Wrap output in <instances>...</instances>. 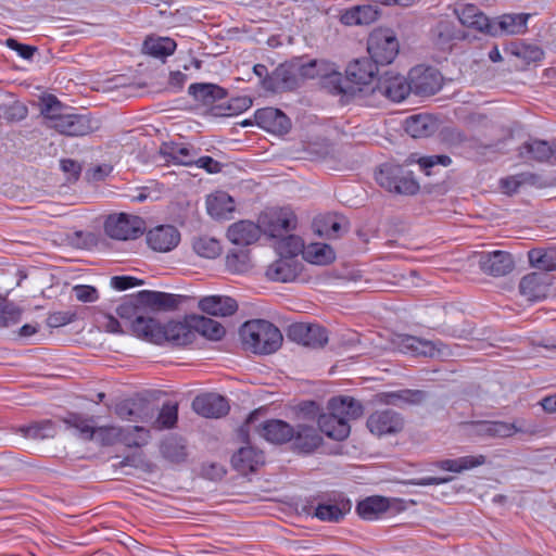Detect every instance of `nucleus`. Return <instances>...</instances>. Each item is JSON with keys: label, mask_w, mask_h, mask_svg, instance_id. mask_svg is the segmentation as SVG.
Returning <instances> with one entry per match:
<instances>
[{"label": "nucleus", "mask_w": 556, "mask_h": 556, "mask_svg": "<svg viewBox=\"0 0 556 556\" xmlns=\"http://www.w3.org/2000/svg\"><path fill=\"white\" fill-rule=\"evenodd\" d=\"M184 295L172 294L161 291L141 290L125 295L116 306V314L125 323L130 324L135 334V324L138 319H150L144 314L150 311H172L177 308L184 301Z\"/></svg>", "instance_id": "nucleus-1"}, {"label": "nucleus", "mask_w": 556, "mask_h": 556, "mask_svg": "<svg viewBox=\"0 0 556 556\" xmlns=\"http://www.w3.org/2000/svg\"><path fill=\"white\" fill-rule=\"evenodd\" d=\"M329 413L318 418L320 431L329 439L342 441L351 432L350 420L363 414L362 404L350 396L333 397L328 404Z\"/></svg>", "instance_id": "nucleus-2"}, {"label": "nucleus", "mask_w": 556, "mask_h": 556, "mask_svg": "<svg viewBox=\"0 0 556 556\" xmlns=\"http://www.w3.org/2000/svg\"><path fill=\"white\" fill-rule=\"evenodd\" d=\"M135 336L154 344L170 343L186 345L193 341L194 331L182 321H168L162 325L154 318L138 319L135 324Z\"/></svg>", "instance_id": "nucleus-3"}, {"label": "nucleus", "mask_w": 556, "mask_h": 556, "mask_svg": "<svg viewBox=\"0 0 556 556\" xmlns=\"http://www.w3.org/2000/svg\"><path fill=\"white\" fill-rule=\"evenodd\" d=\"M239 333L244 349L254 354H271L282 343L280 330L274 324L264 319L245 321Z\"/></svg>", "instance_id": "nucleus-4"}, {"label": "nucleus", "mask_w": 556, "mask_h": 556, "mask_svg": "<svg viewBox=\"0 0 556 556\" xmlns=\"http://www.w3.org/2000/svg\"><path fill=\"white\" fill-rule=\"evenodd\" d=\"M375 178L381 188L391 193L413 195L419 190L413 173L401 165L384 163L376 172Z\"/></svg>", "instance_id": "nucleus-5"}, {"label": "nucleus", "mask_w": 556, "mask_h": 556, "mask_svg": "<svg viewBox=\"0 0 556 556\" xmlns=\"http://www.w3.org/2000/svg\"><path fill=\"white\" fill-rule=\"evenodd\" d=\"M400 45L393 30L378 28L370 33L367 40V51L370 60L377 65H387L393 62L399 53Z\"/></svg>", "instance_id": "nucleus-6"}, {"label": "nucleus", "mask_w": 556, "mask_h": 556, "mask_svg": "<svg viewBox=\"0 0 556 556\" xmlns=\"http://www.w3.org/2000/svg\"><path fill=\"white\" fill-rule=\"evenodd\" d=\"M395 344L401 352L410 353L415 356H428L442 361L453 356L451 349L440 340L429 341L414 336L402 334L397 337Z\"/></svg>", "instance_id": "nucleus-7"}, {"label": "nucleus", "mask_w": 556, "mask_h": 556, "mask_svg": "<svg viewBox=\"0 0 556 556\" xmlns=\"http://www.w3.org/2000/svg\"><path fill=\"white\" fill-rule=\"evenodd\" d=\"M144 230L146 223L142 218L125 213L110 215L104 223L105 233L116 240L137 239Z\"/></svg>", "instance_id": "nucleus-8"}, {"label": "nucleus", "mask_w": 556, "mask_h": 556, "mask_svg": "<svg viewBox=\"0 0 556 556\" xmlns=\"http://www.w3.org/2000/svg\"><path fill=\"white\" fill-rule=\"evenodd\" d=\"M262 230L269 238H280L296 226V216L289 208H273L264 212L260 218Z\"/></svg>", "instance_id": "nucleus-9"}, {"label": "nucleus", "mask_w": 556, "mask_h": 556, "mask_svg": "<svg viewBox=\"0 0 556 556\" xmlns=\"http://www.w3.org/2000/svg\"><path fill=\"white\" fill-rule=\"evenodd\" d=\"M410 92V85L407 79L393 72H386L378 78L374 94H379L392 102H402Z\"/></svg>", "instance_id": "nucleus-10"}, {"label": "nucleus", "mask_w": 556, "mask_h": 556, "mask_svg": "<svg viewBox=\"0 0 556 556\" xmlns=\"http://www.w3.org/2000/svg\"><path fill=\"white\" fill-rule=\"evenodd\" d=\"M410 91L418 96H431L442 87V76L433 67L417 66L409 72Z\"/></svg>", "instance_id": "nucleus-11"}, {"label": "nucleus", "mask_w": 556, "mask_h": 556, "mask_svg": "<svg viewBox=\"0 0 556 556\" xmlns=\"http://www.w3.org/2000/svg\"><path fill=\"white\" fill-rule=\"evenodd\" d=\"M288 337L302 345L313 349L323 348L328 342L326 329L314 324H293L288 329Z\"/></svg>", "instance_id": "nucleus-12"}, {"label": "nucleus", "mask_w": 556, "mask_h": 556, "mask_svg": "<svg viewBox=\"0 0 556 556\" xmlns=\"http://www.w3.org/2000/svg\"><path fill=\"white\" fill-rule=\"evenodd\" d=\"M478 263L484 274L493 277L505 276L515 267L511 254L500 250L480 253Z\"/></svg>", "instance_id": "nucleus-13"}, {"label": "nucleus", "mask_w": 556, "mask_h": 556, "mask_svg": "<svg viewBox=\"0 0 556 556\" xmlns=\"http://www.w3.org/2000/svg\"><path fill=\"white\" fill-rule=\"evenodd\" d=\"M404 427V420L400 414L391 409L377 410L367 419V428L378 437L400 432Z\"/></svg>", "instance_id": "nucleus-14"}, {"label": "nucleus", "mask_w": 556, "mask_h": 556, "mask_svg": "<svg viewBox=\"0 0 556 556\" xmlns=\"http://www.w3.org/2000/svg\"><path fill=\"white\" fill-rule=\"evenodd\" d=\"M553 277L547 273H530L523 276L519 282V292L528 301H540L546 298Z\"/></svg>", "instance_id": "nucleus-15"}, {"label": "nucleus", "mask_w": 556, "mask_h": 556, "mask_svg": "<svg viewBox=\"0 0 556 556\" xmlns=\"http://www.w3.org/2000/svg\"><path fill=\"white\" fill-rule=\"evenodd\" d=\"M454 13L463 26L497 36V30H493L489 17L476 4L466 3L458 5L455 8Z\"/></svg>", "instance_id": "nucleus-16"}, {"label": "nucleus", "mask_w": 556, "mask_h": 556, "mask_svg": "<svg viewBox=\"0 0 556 556\" xmlns=\"http://www.w3.org/2000/svg\"><path fill=\"white\" fill-rule=\"evenodd\" d=\"M299 75L303 78H330L331 83H336V89L339 93H345L346 90L342 87V76L337 72L333 63L326 60H311L303 63L299 67Z\"/></svg>", "instance_id": "nucleus-17"}, {"label": "nucleus", "mask_w": 556, "mask_h": 556, "mask_svg": "<svg viewBox=\"0 0 556 556\" xmlns=\"http://www.w3.org/2000/svg\"><path fill=\"white\" fill-rule=\"evenodd\" d=\"M147 243L155 252L166 253L180 242V232L175 226L160 225L147 232Z\"/></svg>", "instance_id": "nucleus-18"}, {"label": "nucleus", "mask_w": 556, "mask_h": 556, "mask_svg": "<svg viewBox=\"0 0 556 556\" xmlns=\"http://www.w3.org/2000/svg\"><path fill=\"white\" fill-rule=\"evenodd\" d=\"M193 410L206 418H220L229 410L227 400L215 393L198 395L192 402Z\"/></svg>", "instance_id": "nucleus-19"}, {"label": "nucleus", "mask_w": 556, "mask_h": 556, "mask_svg": "<svg viewBox=\"0 0 556 556\" xmlns=\"http://www.w3.org/2000/svg\"><path fill=\"white\" fill-rule=\"evenodd\" d=\"M256 124L275 134H286L291 127L290 118L280 110L264 108L255 112Z\"/></svg>", "instance_id": "nucleus-20"}, {"label": "nucleus", "mask_w": 556, "mask_h": 556, "mask_svg": "<svg viewBox=\"0 0 556 556\" xmlns=\"http://www.w3.org/2000/svg\"><path fill=\"white\" fill-rule=\"evenodd\" d=\"M62 135L78 137L86 136L93 130L91 119L87 115L66 112L65 115L54 124V128Z\"/></svg>", "instance_id": "nucleus-21"}, {"label": "nucleus", "mask_w": 556, "mask_h": 556, "mask_svg": "<svg viewBox=\"0 0 556 556\" xmlns=\"http://www.w3.org/2000/svg\"><path fill=\"white\" fill-rule=\"evenodd\" d=\"M262 232L260 223L240 220L229 226L227 238L236 245H250L258 240Z\"/></svg>", "instance_id": "nucleus-22"}, {"label": "nucleus", "mask_w": 556, "mask_h": 556, "mask_svg": "<svg viewBox=\"0 0 556 556\" xmlns=\"http://www.w3.org/2000/svg\"><path fill=\"white\" fill-rule=\"evenodd\" d=\"M257 432L266 441L274 444H283L292 440L294 429L288 422L279 419H270L257 428Z\"/></svg>", "instance_id": "nucleus-23"}, {"label": "nucleus", "mask_w": 556, "mask_h": 556, "mask_svg": "<svg viewBox=\"0 0 556 556\" xmlns=\"http://www.w3.org/2000/svg\"><path fill=\"white\" fill-rule=\"evenodd\" d=\"M300 273V263L292 257L280 256L266 269V277L273 281L289 282Z\"/></svg>", "instance_id": "nucleus-24"}, {"label": "nucleus", "mask_w": 556, "mask_h": 556, "mask_svg": "<svg viewBox=\"0 0 556 556\" xmlns=\"http://www.w3.org/2000/svg\"><path fill=\"white\" fill-rule=\"evenodd\" d=\"M199 307L208 315L226 317L236 313L238 304L230 296L208 295L199 301Z\"/></svg>", "instance_id": "nucleus-25"}, {"label": "nucleus", "mask_w": 556, "mask_h": 556, "mask_svg": "<svg viewBox=\"0 0 556 556\" xmlns=\"http://www.w3.org/2000/svg\"><path fill=\"white\" fill-rule=\"evenodd\" d=\"M476 433L489 438H509L517 432L525 430L517 422H505L501 420H484L476 424Z\"/></svg>", "instance_id": "nucleus-26"}, {"label": "nucleus", "mask_w": 556, "mask_h": 556, "mask_svg": "<svg viewBox=\"0 0 556 556\" xmlns=\"http://www.w3.org/2000/svg\"><path fill=\"white\" fill-rule=\"evenodd\" d=\"M236 470L241 475H249L264 464V455L251 446L241 447L231 458Z\"/></svg>", "instance_id": "nucleus-27"}, {"label": "nucleus", "mask_w": 556, "mask_h": 556, "mask_svg": "<svg viewBox=\"0 0 556 556\" xmlns=\"http://www.w3.org/2000/svg\"><path fill=\"white\" fill-rule=\"evenodd\" d=\"M530 14L528 13H508L498 16L497 22L493 26V30H497V35H520L527 30V24Z\"/></svg>", "instance_id": "nucleus-28"}, {"label": "nucleus", "mask_w": 556, "mask_h": 556, "mask_svg": "<svg viewBox=\"0 0 556 556\" xmlns=\"http://www.w3.org/2000/svg\"><path fill=\"white\" fill-rule=\"evenodd\" d=\"M378 72V65L370 59H359L352 61L346 67V78L358 85H366L371 81Z\"/></svg>", "instance_id": "nucleus-29"}, {"label": "nucleus", "mask_w": 556, "mask_h": 556, "mask_svg": "<svg viewBox=\"0 0 556 556\" xmlns=\"http://www.w3.org/2000/svg\"><path fill=\"white\" fill-rule=\"evenodd\" d=\"M313 225L319 236L328 239H337L348 231V222L336 215L318 217Z\"/></svg>", "instance_id": "nucleus-30"}, {"label": "nucleus", "mask_w": 556, "mask_h": 556, "mask_svg": "<svg viewBox=\"0 0 556 556\" xmlns=\"http://www.w3.org/2000/svg\"><path fill=\"white\" fill-rule=\"evenodd\" d=\"M426 400V393L421 390L403 389L395 392L379 394V401L387 405L404 406L418 405Z\"/></svg>", "instance_id": "nucleus-31"}, {"label": "nucleus", "mask_w": 556, "mask_h": 556, "mask_svg": "<svg viewBox=\"0 0 556 556\" xmlns=\"http://www.w3.org/2000/svg\"><path fill=\"white\" fill-rule=\"evenodd\" d=\"M292 439L294 448L303 453L313 452L323 442V439L316 429L309 426H298Z\"/></svg>", "instance_id": "nucleus-32"}, {"label": "nucleus", "mask_w": 556, "mask_h": 556, "mask_svg": "<svg viewBox=\"0 0 556 556\" xmlns=\"http://www.w3.org/2000/svg\"><path fill=\"white\" fill-rule=\"evenodd\" d=\"M161 154L167 162L184 166L193 165L195 157L193 149L182 143L164 144Z\"/></svg>", "instance_id": "nucleus-33"}, {"label": "nucleus", "mask_w": 556, "mask_h": 556, "mask_svg": "<svg viewBox=\"0 0 556 556\" xmlns=\"http://www.w3.org/2000/svg\"><path fill=\"white\" fill-rule=\"evenodd\" d=\"M378 16L379 12L377 8L367 4L354 7L350 10H346L342 14L341 21L345 25H368L377 21Z\"/></svg>", "instance_id": "nucleus-34"}, {"label": "nucleus", "mask_w": 556, "mask_h": 556, "mask_svg": "<svg viewBox=\"0 0 556 556\" xmlns=\"http://www.w3.org/2000/svg\"><path fill=\"white\" fill-rule=\"evenodd\" d=\"M206 208L212 217L225 218L235 210V202L228 193L216 191L206 198Z\"/></svg>", "instance_id": "nucleus-35"}, {"label": "nucleus", "mask_w": 556, "mask_h": 556, "mask_svg": "<svg viewBox=\"0 0 556 556\" xmlns=\"http://www.w3.org/2000/svg\"><path fill=\"white\" fill-rule=\"evenodd\" d=\"M485 463V456L483 455H469L463 456L455 459H443L434 464V466L441 470L460 473L465 470H469L481 466Z\"/></svg>", "instance_id": "nucleus-36"}, {"label": "nucleus", "mask_w": 556, "mask_h": 556, "mask_svg": "<svg viewBox=\"0 0 556 556\" xmlns=\"http://www.w3.org/2000/svg\"><path fill=\"white\" fill-rule=\"evenodd\" d=\"M188 91L195 100L201 101L206 105H211L216 100H220L226 97L225 89L215 84H192L189 86Z\"/></svg>", "instance_id": "nucleus-37"}, {"label": "nucleus", "mask_w": 556, "mask_h": 556, "mask_svg": "<svg viewBox=\"0 0 556 556\" xmlns=\"http://www.w3.org/2000/svg\"><path fill=\"white\" fill-rule=\"evenodd\" d=\"M390 507V502L383 496H370L358 503L356 510L366 520L377 519Z\"/></svg>", "instance_id": "nucleus-38"}, {"label": "nucleus", "mask_w": 556, "mask_h": 556, "mask_svg": "<svg viewBox=\"0 0 556 556\" xmlns=\"http://www.w3.org/2000/svg\"><path fill=\"white\" fill-rule=\"evenodd\" d=\"M68 111L54 96H48L42 99L40 104V113L43 116L45 125L54 128V124L65 115Z\"/></svg>", "instance_id": "nucleus-39"}, {"label": "nucleus", "mask_w": 556, "mask_h": 556, "mask_svg": "<svg viewBox=\"0 0 556 556\" xmlns=\"http://www.w3.org/2000/svg\"><path fill=\"white\" fill-rule=\"evenodd\" d=\"M554 154L553 148L544 140H532L525 142L519 148V155L538 162H546Z\"/></svg>", "instance_id": "nucleus-40"}, {"label": "nucleus", "mask_w": 556, "mask_h": 556, "mask_svg": "<svg viewBox=\"0 0 556 556\" xmlns=\"http://www.w3.org/2000/svg\"><path fill=\"white\" fill-rule=\"evenodd\" d=\"M528 260L531 267L540 269V273L549 274L556 269L555 250L532 249L528 252Z\"/></svg>", "instance_id": "nucleus-41"}, {"label": "nucleus", "mask_w": 556, "mask_h": 556, "mask_svg": "<svg viewBox=\"0 0 556 556\" xmlns=\"http://www.w3.org/2000/svg\"><path fill=\"white\" fill-rule=\"evenodd\" d=\"M274 248L280 256L292 257L303 252L304 243L299 236L290 232L280 238H274Z\"/></svg>", "instance_id": "nucleus-42"}, {"label": "nucleus", "mask_w": 556, "mask_h": 556, "mask_svg": "<svg viewBox=\"0 0 556 556\" xmlns=\"http://www.w3.org/2000/svg\"><path fill=\"white\" fill-rule=\"evenodd\" d=\"M176 42L168 37L148 38L143 42V50L147 54L155 58H166L176 50Z\"/></svg>", "instance_id": "nucleus-43"}, {"label": "nucleus", "mask_w": 556, "mask_h": 556, "mask_svg": "<svg viewBox=\"0 0 556 556\" xmlns=\"http://www.w3.org/2000/svg\"><path fill=\"white\" fill-rule=\"evenodd\" d=\"M17 431L25 438L33 440L53 438L56 434L55 426L51 420H41L28 426H22Z\"/></svg>", "instance_id": "nucleus-44"}, {"label": "nucleus", "mask_w": 556, "mask_h": 556, "mask_svg": "<svg viewBox=\"0 0 556 556\" xmlns=\"http://www.w3.org/2000/svg\"><path fill=\"white\" fill-rule=\"evenodd\" d=\"M433 122L427 115L409 116L405 121V130L413 138L427 137L433 131Z\"/></svg>", "instance_id": "nucleus-45"}, {"label": "nucleus", "mask_w": 556, "mask_h": 556, "mask_svg": "<svg viewBox=\"0 0 556 556\" xmlns=\"http://www.w3.org/2000/svg\"><path fill=\"white\" fill-rule=\"evenodd\" d=\"M192 327L208 340L218 341L225 336V328L218 321L204 316L195 318Z\"/></svg>", "instance_id": "nucleus-46"}, {"label": "nucleus", "mask_w": 556, "mask_h": 556, "mask_svg": "<svg viewBox=\"0 0 556 556\" xmlns=\"http://www.w3.org/2000/svg\"><path fill=\"white\" fill-rule=\"evenodd\" d=\"M64 424L67 425L68 428H74L78 431L81 438L86 440L93 439V430L96 428V420L93 417H86L80 414H68L66 418L63 419Z\"/></svg>", "instance_id": "nucleus-47"}, {"label": "nucleus", "mask_w": 556, "mask_h": 556, "mask_svg": "<svg viewBox=\"0 0 556 556\" xmlns=\"http://www.w3.org/2000/svg\"><path fill=\"white\" fill-rule=\"evenodd\" d=\"M304 254L307 261L318 265L331 263L336 257L332 248L326 243H312L306 247Z\"/></svg>", "instance_id": "nucleus-48"}, {"label": "nucleus", "mask_w": 556, "mask_h": 556, "mask_svg": "<svg viewBox=\"0 0 556 556\" xmlns=\"http://www.w3.org/2000/svg\"><path fill=\"white\" fill-rule=\"evenodd\" d=\"M346 505L333 504H319L315 508L314 516L321 521L338 522L340 521L346 511H349Z\"/></svg>", "instance_id": "nucleus-49"}, {"label": "nucleus", "mask_w": 556, "mask_h": 556, "mask_svg": "<svg viewBox=\"0 0 556 556\" xmlns=\"http://www.w3.org/2000/svg\"><path fill=\"white\" fill-rule=\"evenodd\" d=\"M149 440V431L143 427L134 426L128 428H122V435L119 442L125 444L126 446H142L148 443Z\"/></svg>", "instance_id": "nucleus-50"}, {"label": "nucleus", "mask_w": 556, "mask_h": 556, "mask_svg": "<svg viewBox=\"0 0 556 556\" xmlns=\"http://www.w3.org/2000/svg\"><path fill=\"white\" fill-rule=\"evenodd\" d=\"M194 252L206 258H215L222 252V247L218 240L210 237H200L193 241Z\"/></svg>", "instance_id": "nucleus-51"}, {"label": "nucleus", "mask_w": 556, "mask_h": 556, "mask_svg": "<svg viewBox=\"0 0 556 556\" xmlns=\"http://www.w3.org/2000/svg\"><path fill=\"white\" fill-rule=\"evenodd\" d=\"M178 418V408L177 405L166 403L162 406L157 418L154 421V428L162 430V429H169L175 426Z\"/></svg>", "instance_id": "nucleus-52"}, {"label": "nucleus", "mask_w": 556, "mask_h": 556, "mask_svg": "<svg viewBox=\"0 0 556 556\" xmlns=\"http://www.w3.org/2000/svg\"><path fill=\"white\" fill-rule=\"evenodd\" d=\"M92 433H94L92 440L108 446L119 442L122 428L115 426L96 427Z\"/></svg>", "instance_id": "nucleus-53"}, {"label": "nucleus", "mask_w": 556, "mask_h": 556, "mask_svg": "<svg viewBox=\"0 0 556 556\" xmlns=\"http://www.w3.org/2000/svg\"><path fill=\"white\" fill-rule=\"evenodd\" d=\"M115 414L123 420L139 421L140 405L131 400H124L116 404Z\"/></svg>", "instance_id": "nucleus-54"}, {"label": "nucleus", "mask_w": 556, "mask_h": 556, "mask_svg": "<svg viewBox=\"0 0 556 556\" xmlns=\"http://www.w3.org/2000/svg\"><path fill=\"white\" fill-rule=\"evenodd\" d=\"M162 454L173 463L184 462L187 457L186 447L176 440H168L162 445Z\"/></svg>", "instance_id": "nucleus-55"}, {"label": "nucleus", "mask_w": 556, "mask_h": 556, "mask_svg": "<svg viewBox=\"0 0 556 556\" xmlns=\"http://www.w3.org/2000/svg\"><path fill=\"white\" fill-rule=\"evenodd\" d=\"M531 178L532 175L526 173L508 176L500 180V187L504 193L510 195L516 193L520 186L528 182Z\"/></svg>", "instance_id": "nucleus-56"}, {"label": "nucleus", "mask_w": 556, "mask_h": 556, "mask_svg": "<svg viewBox=\"0 0 556 556\" xmlns=\"http://www.w3.org/2000/svg\"><path fill=\"white\" fill-rule=\"evenodd\" d=\"M226 265L232 273H243L249 265L248 254L243 251H231L226 256Z\"/></svg>", "instance_id": "nucleus-57"}, {"label": "nucleus", "mask_w": 556, "mask_h": 556, "mask_svg": "<svg viewBox=\"0 0 556 556\" xmlns=\"http://www.w3.org/2000/svg\"><path fill=\"white\" fill-rule=\"evenodd\" d=\"M514 54L527 63L541 61L544 55L542 49L533 45H521L516 48Z\"/></svg>", "instance_id": "nucleus-58"}, {"label": "nucleus", "mask_w": 556, "mask_h": 556, "mask_svg": "<svg viewBox=\"0 0 556 556\" xmlns=\"http://www.w3.org/2000/svg\"><path fill=\"white\" fill-rule=\"evenodd\" d=\"M22 309L12 303H5L0 309V325L9 326L20 321Z\"/></svg>", "instance_id": "nucleus-59"}, {"label": "nucleus", "mask_w": 556, "mask_h": 556, "mask_svg": "<svg viewBox=\"0 0 556 556\" xmlns=\"http://www.w3.org/2000/svg\"><path fill=\"white\" fill-rule=\"evenodd\" d=\"M253 72L261 79L264 89L269 91L276 90V76H278L277 72H275L273 75H269L268 68L264 64H255L253 67Z\"/></svg>", "instance_id": "nucleus-60"}, {"label": "nucleus", "mask_w": 556, "mask_h": 556, "mask_svg": "<svg viewBox=\"0 0 556 556\" xmlns=\"http://www.w3.org/2000/svg\"><path fill=\"white\" fill-rule=\"evenodd\" d=\"M417 163L427 175H430V169L432 167L435 165H442L446 167L452 163V160L447 155H429L418 159Z\"/></svg>", "instance_id": "nucleus-61"}, {"label": "nucleus", "mask_w": 556, "mask_h": 556, "mask_svg": "<svg viewBox=\"0 0 556 556\" xmlns=\"http://www.w3.org/2000/svg\"><path fill=\"white\" fill-rule=\"evenodd\" d=\"M143 283V280L132 276H114L111 278V287L118 291H124Z\"/></svg>", "instance_id": "nucleus-62"}, {"label": "nucleus", "mask_w": 556, "mask_h": 556, "mask_svg": "<svg viewBox=\"0 0 556 556\" xmlns=\"http://www.w3.org/2000/svg\"><path fill=\"white\" fill-rule=\"evenodd\" d=\"M76 299L80 302L90 303L98 300V290L91 286H76L73 289Z\"/></svg>", "instance_id": "nucleus-63"}, {"label": "nucleus", "mask_w": 556, "mask_h": 556, "mask_svg": "<svg viewBox=\"0 0 556 556\" xmlns=\"http://www.w3.org/2000/svg\"><path fill=\"white\" fill-rule=\"evenodd\" d=\"M100 326L110 333H124L122 324L112 314H102L99 318Z\"/></svg>", "instance_id": "nucleus-64"}]
</instances>
